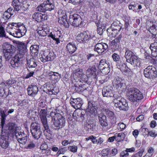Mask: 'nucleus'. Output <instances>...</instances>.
Segmentation results:
<instances>
[{"mask_svg":"<svg viewBox=\"0 0 157 157\" xmlns=\"http://www.w3.org/2000/svg\"><path fill=\"white\" fill-rule=\"evenodd\" d=\"M127 98L132 102H137L142 99L143 95L138 89L136 88L128 89L126 94Z\"/></svg>","mask_w":157,"mask_h":157,"instance_id":"f257e3e1","label":"nucleus"},{"mask_svg":"<svg viewBox=\"0 0 157 157\" xmlns=\"http://www.w3.org/2000/svg\"><path fill=\"white\" fill-rule=\"evenodd\" d=\"M2 48L4 56L6 60H9L11 58L15 52L16 50L14 46L8 43H4Z\"/></svg>","mask_w":157,"mask_h":157,"instance_id":"f03ea898","label":"nucleus"},{"mask_svg":"<svg viewBox=\"0 0 157 157\" xmlns=\"http://www.w3.org/2000/svg\"><path fill=\"white\" fill-rule=\"evenodd\" d=\"M30 131L33 137L37 140L40 137L42 132L40 130V125L37 122H33L31 125Z\"/></svg>","mask_w":157,"mask_h":157,"instance_id":"7ed1b4c3","label":"nucleus"},{"mask_svg":"<svg viewBox=\"0 0 157 157\" xmlns=\"http://www.w3.org/2000/svg\"><path fill=\"white\" fill-rule=\"evenodd\" d=\"M9 136L7 130H2L0 136V146L3 148L6 149L9 145Z\"/></svg>","mask_w":157,"mask_h":157,"instance_id":"20e7f679","label":"nucleus"},{"mask_svg":"<svg viewBox=\"0 0 157 157\" xmlns=\"http://www.w3.org/2000/svg\"><path fill=\"white\" fill-rule=\"evenodd\" d=\"M23 54H17L14 57L12 58L10 61V64L11 66L15 68H17L21 66L24 58Z\"/></svg>","mask_w":157,"mask_h":157,"instance_id":"39448f33","label":"nucleus"},{"mask_svg":"<svg viewBox=\"0 0 157 157\" xmlns=\"http://www.w3.org/2000/svg\"><path fill=\"white\" fill-rule=\"evenodd\" d=\"M144 74L145 77L148 78H155L157 77L156 69L152 66H148L144 70Z\"/></svg>","mask_w":157,"mask_h":157,"instance_id":"423d86ee","label":"nucleus"},{"mask_svg":"<svg viewBox=\"0 0 157 157\" xmlns=\"http://www.w3.org/2000/svg\"><path fill=\"white\" fill-rule=\"evenodd\" d=\"M55 56L54 52L49 50L44 51L41 54L40 60L43 63L52 61L54 59Z\"/></svg>","mask_w":157,"mask_h":157,"instance_id":"0eeeda50","label":"nucleus"},{"mask_svg":"<svg viewBox=\"0 0 157 157\" xmlns=\"http://www.w3.org/2000/svg\"><path fill=\"white\" fill-rule=\"evenodd\" d=\"M69 21L72 26L77 27L81 25L82 22L81 17L77 14L70 15Z\"/></svg>","mask_w":157,"mask_h":157,"instance_id":"6e6552de","label":"nucleus"},{"mask_svg":"<svg viewBox=\"0 0 157 157\" xmlns=\"http://www.w3.org/2000/svg\"><path fill=\"white\" fill-rule=\"evenodd\" d=\"M114 107L120 110H127L128 108V106L127 103L124 99H121V100H119L118 101L117 100H114Z\"/></svg>","mask_w":157,"mask_h":157,"instance_id":"1a4fd4ad","label":"nucleus"},{"mask_svg":"<svg viewBox=\"0 0 157 157\" xmlns=\"http://www.w3.org/2000/svg\"><path fill=\"white\" fill-rule=\"evenodd\" d=\"M121 38V36L120 35L110 42V45L113 52L118 51L121 48V45L120 41Z\"/></svg>","mask_w":157,"mask_h":157,"instance_id":"9d476101","label":"nucleus"},{"mask_svg":"<svg viewBox=\"0 0 157 157\" xmlns=\"http://www.w3.org/2000/svg\"><path fill=\"white\" fill-rule=\"evenodd\" d=\"M58 13L59 15V23L63 25L65 28H68L69 24L66 19V13L61 10L58 12Z\"/></svg>","mask_w":157,"mask_h":157,"instance_id":"9b49d317","label":"nucleus"},{"mask_svg":"<svg viewBox=\"0 0 157 157\" xmlns=\"http://www.w3.org/2000/svg\"><path fill=\"white\" fill-rule=\"evenodd\" d=\"M90 37V36L88 31H83L78 34L76 37V40L80 43H84Z\"/></svg>","mask_w":157,"mask_h":157,"instance_id":"f8f14e48","label":"nucleus"},{"mask_svg":"<svg viewBox=\"0 0 157 157\" xmlns=\"http://www.w3.org/2000/svg\"><path fill=\"white\" fill-rule=\"evenodd\" d=\"M52 122L53 123V125L54 126V128H56L55 129L58 130L65 125V120L62 116H60V117H57V120H55Z\"/></svg>","mask_w":157,"mask_h":157,"instance_id":"ddd939ff","label":"nucleus"},{"mask_svg":"<svg viewBox=\"0 0 157 157\" xmlns=\"http://www.w3.org/2000/svg\"><path fill=\"white\" fill-rule=\"evenodd\" d=\"M104 114L109 119L110 123L112 124L116 123V118L113 112L108 109H103Z\"/></svg>","mask_w":157,"mask_h":157,"instance_id":"4468645a","label":"nucleus"},{"mask_svg":"<svg viewBox=\"0 0 157 157\" xmlns=\"http://www.w3.org/2000/svg\"><path fill=\"white\" fill-rule=\"evenodd\" d=\"M108 48L107 44L105 43H101L97 44L94 46V50L99 54H101Z\"/></svg>","mask_w":157,"mask_h":157,"instance_id":"2eb2a0df","label":"nucleus"},{"mask_svg":"<svg viewBox=\"0 0 157 157\" xmlns=\"http://www.w3.org/2000/svg\"><path fill=\"white\" fill-rule=\"evenodd\" d=\"M121 24L120 21L118 20L114 21L111 24L110 29L112 32L111 34L112 36H114V34L117 33L119 32L121 28Z\"/></svg>","mask_w":157,"mask_h":157,"instance_id":"dca6fc26","label":"nucleus"},{"mask_svg":"<svg viewBox=\"0 0 157 157\" xmlns=\"http://www.w3.org/2000/svg\"><path fill=\"white\" fill-rule=\"evenodd\" d=\"M98 121L100 125L103 128H105L108 125L106 116L103 113L98 114Z\"/></svg>","mask_w":157,"mask_h":157,"instance_id":"f3484780","label":"nucleus"},{"mask_svg":"<svg viewBox=\"0 0 157 157\" xmlns=\"http://www.w3.org/2000/svg\"><path fill=\"white\" fill-rule=\"evenodd\" d=\"M97 109L98 107L94 102L89 101L88 102L87 108L86 109V112L95 115L97 112Z\"/></svg>","mask_w":157,"mask_h":157,"instance_id":"a211bd4d","label":"nucleus"},{"mask_svg":"<svg viewBox=\"0 0 157 157\" xmlns=\"http://www.w3.org/2000/svg\"><path fill=\"white\" fill-rule=\"evenodd\" d=\"M27 90L29 95L34 97L37 94L38 91V89L36 86L30 85L29 86Z\"/></svg>","mask_w":157,"mask_h":157,"instance_id":"6ab92c4d","label":"nucleus"},{"mask_svg":"<svg viewBox=\"0 0 157 157\" xmlns=\"http://www.w3.org/2000/svg\"><path fill=\"white\" fill-rule=\"evenodd\" d=\"M113 88L110 86L104 87L102 90V94L104 97H111L113 95Z\"/></svg>","mask_w":157,"mask_h":157,"instance_id":"aec40b11","label":"nucleus"},{"mask_svg":"<svg viewBox=\"0 0 157 157\" xmlns=\"http://www.w3.org/2000/svg\"><path fill=\"white\" fill-rule=\"evenodd\" d=\"M148 30L152 35L151 38L152 39L153 41H157V37H156L157 34V24L153 25L150 26Z\"/></svg>","mask_w":157,"mask_h":157,"instance_id":"412c9836","label":"nucleus"},{"mask_svg":"<svg viewBox=\"0 0 157 157\" xmlns=\"http://www.w3.org/2000/svg\"><path fill=\"white\" fill-rule=\"evenodd\" d=\"M70 103L72 106L75 109L80 108L82 105V101L79 98L73 99L71 101Z\"/></svg>","mask_w":157,"mask_h":157,"instance_id":"4be33fe9","label":"nucleus"},{"mask_svg":"<svg viewBox=\"0 0 157 157\" xmlns=\"http://www.w3.org/2000/svg\"><path fill=\"white\" fill-rule=\"evenodd\" d=\"M127 62L133 65L134 67L136 66L139 67H140L142 65V63L140 62V59H138L135 55L132 57L131 59H130L129 60H128Z\"/></svg>","mask_w":157,"mask_h":157,"instance_id":"5701e85b","label":"nucleus"},{"mask_svg":"<svg viewBox=\"0 0 157 157\" xmlns=\"http://www.w3.org/2000/svg\"><path fill=\"white\" fill-rule=\"evenodd\" d=\"M44 3L47 11H51L54 9V0H47L44 2Z\"/></svg>","mask_w":157,"mask_h":157,"instance_id":"b1692460","label":"nucleus"},{"mask_svg":"<svg viewBox=\"0 0 157 157\" xmlns=\"http://www.w3.org/2000/svg\"><path fill=\"white\" fill-rule=\"evenodd\" d=\"M86 74L88 76L90 77L91 76H93V78H96L97 73L96 66L94 65L88 68L86 71Z\"/></svg>","mask_w":157,"mask_h":157,"instance_id":"393cba45","label":"nucleus"},{"mask_svg":"<svg viewBox=\"0 0 157 157\" xmlns=\"http://www.w3.org/2000/svg\"><path fill=\"white\" fill-rule=\"evenodd\" d=\"M27 65L29 69H33V70L35 71V67L37 66L36 60L34 58H31L29 59H27Z\"/></svg>","mask_w":157,"mask_h":157,"instance_id":"a878e982","label":"nucleus"},{"mask_svg":"<svg viewBox=\"0 0 157 157\" xmlns=\"http://www.w3.org/2000/svg\"><path fill=\"white\" fill-rule=\"evenodd\" d=\"M82 70L80 69H78L75 71L74 74V75L77 76L78 78L81 77L82 80L84 82H86L87 81V78L86 76L82 75Z\"/></svg>","mask_w":157,"mask_h":157,"instance_id":"bb28decb","label":"nucleus"},{"mask_svg":"<svg viewBox=\"0 0 157 157\" xmlns=\"http://www.w3.org/2000/svg\"><path fill=\"white\" fill-rule=\"evenodd\" d=\"M11 26H13V27H16V28H18L20 32H21L22 33L24 34L26 32V28L23 24H21V23H16L12 22L11 23Z\"/></svg>","mask_w":157,"mask_h":157,"instance_id":"cd10ccee","label":"nucleus"},{"mask_svg":"<svg viewBox=\"0 0 157 157\" xmlns=\"http://www.w3.org/2000/svg\"><path fill=\"white\" fill-rule=\"evenodd\" d=\"M17 47L19 52L17 54H23L24 56L25 52L26 51V46L23 42H19L17 44Z\"/></svg>","mask_w":157,"mask_h":157,"instance_id":"c85d7f7f","label":"nucleus"},{"mask_svg":"<svg viewBox=\"0 0 157 157\" xmlns=\"http://www.w3.org/2000/svg\"><path fill=\"white\" fill-rule=\"evenodd\" d=\"M66 48V50L71 54L74 53L77 49V47L76 45L72 42L68 44Z\"/></svg>","mask_w":157,"mask_h":157,"instance_id":"c756f323","label":"nucleus"},{"mask_svg":"<svg viewBox=\"0 0 157 157\" xmlns=\"http://www.w3.org/2000/svg\"><path fill=\"white\" fill-rule=\"evenodd\" d=\"M49 36H50L53 40L56 41L57 44H58L60 43L59 38L61 35L59 32H51L49 35Z\"/></svg>","mask_w":157,"mask_h":157,"instance_id":"7c9ffc66","label":"nucleus"},{"mask_svg":"<svg viewBox=\"0 0 157 157\" xmlns=\"http://www.w3.org/2000/svg\"><path fill=\"white\" fill-rule=\"evenodd\" d=\"M12 29L14 31L10 32V33L11 35H12L14 37L17 38H20L23 35L21 33V32H20L18 29H17L16 27L12 26Z\"/></svg>","mask_w":157,"mask_h":157,"instance_id":"2f4dec72","label":"nucleus"},{"mask_svg":"<svg viewBox=\"0 0 157 157\" xmlns=\"http://www.w3.org/2000/svg\"><path fill=\"white\" fill-rule=\"evenodd\" d=\"M113 82L115 85L116 86V87L117 89L119 90H122L124 89V84L121 81V79L118 78V79H114Z\"/></svg>","mask_w":157,"mask_h":157,"instance_id":"473e14b6","label":"nucleus"},{"mask_svg":"<svg viewBox=\"0 0 157 157\" xmlns=\"http://www.w3.org/2000/svg\"><path fill=\"white\" fill-rule=\"evenodd\" d=\"M39 46L37 45H32L30 48L31 54L33 55L37 56L39 52Z\"/></svg>","mask_w":157,"mask_h":157,"instance_id":"72a5a7b5","label":"nucleus"},{"mask_svg":"<svg viewBox=\"0 0 157 157\" xmlns=\"http://www.w3.org/2000/svg\"><path fill=\"white\" fill-rule=\"evenodd\" d=\"M134 53L132 51L129 50L128 49H126L125 54V57L126 59V61L127 62L129 59L135 56Z\"/></svg>","mask_w":157,"mask_h":157,"instance_id":"f704fd0d","label":"nucleus"},{"mask_svg":"<svg viewBox=\"0 0 157 157\" xmlns=\"http://www.w3.org/2000/svg\"><path fill=\"white\" fill-rule=\"evenodd\" d=\"M32 18L36 21L40 22H41V13H35L32 15Z\"/></svg>","mask_w":157,"mask_h":157,"instance_id":"c9c22d12","label":"nucleus"},{"mask_svg":"<svg viewBox=\"0 0 157 157\" xmlns=\"http://www.w3.org/2000/svg\"><path fill=\"white\" fill-rule=\"evenodd\" d=\"M106 67H109L108 64L106 63V60L105 59L101 60L98 66V68L101 70Z\"/></svg>","mask_w":157,"mask_h":157,"instance_id":"e433bc0d","label":"nucleus"},{"mask_svg":"<svg viewBox=\"0 0 157 157\" xmlns=\"http://www.w3.org/2000/svg\"><path fill=\"white\" fill-rule=\"evenodd\" d=\"M50 116L52 117L51 122H52L55 121L56 118H57V117H59L61 115L59 113H57L56 110H54V111H52L50 113Z\"/></svg>","mask_w":157,"mask_h":157,"instance_id":"4c0bfd02","label":"nucleus"},{"mask_svg":"<svg viewBox=\"0 0 157 157\" xmlns=\"http://www.w3.org/2000/svg\"><path fill=\"white\" fill-rule=\"evenodd\" d=\"M115 136H116V140L119 142L123 140L125 137V134L123 132L118 134L116 133Z\"/></svg>","mask_w":157,"mask_h":157,"instance_id":"58836bf2","label":"nucleus"},{"mask_svg":"<svg viewBox=\"0 0 157 157\" xmlns=\"http://www.w3.org/2000/svg\"><path fill=\"white\" fill-rule=\"evenodd\" d=\"M154 41V42L150 45V48L152 52H157V41Z\"/></svg>","mask_w":157,"mask_h":157,"instance_id":"ea45409f","label":"nucleus"},{"mask_svg":"<svg viewBox=\"0 0 157 157\" xmlns=\"http://www.w3.org/2000/svg\"><path fill=\"white\" fill-rule=\"evenodd\" d=\"M37 11L41 12H45L47 11L44 3L39 5L36 8Z\"/></svg>","mask_w":157,"mask_h":157,"instance_id":"a19ab883","label":"nucleus"},{"mask_svg":"<svg viewBox=\"0 0 157 157\" xmlns=\"http://www.w3.org/2000/svg\"><path fill=\"white\" fill-rule=\"evenodd\" d=\"M15 136L18 141L20 139H22V137H24L26 135L23 132L16 131L15 132Z\"/></svg>","mask_w":157,"mask_h":157,"instance_id":"79ce46f5","label":"nucleus"},{"mask_svg":"<svg viewBox=\"0 0 157 157\" xmlns=\"http://www.w3.org/2000/svg\"><path fill=\"white\" fill-rule=\"evenodd\" d=\"M119 66L120 69L122 72H125L128 71V68L125 63H121Z\"/></svg>","mask_w":157,"mask_h":157,"instance_id":"37998d69","label":"nucleus"},{"mask_svg":"<svg viewBox=\"0 0 157 157\" xmlns=\"http://www.w3.org/2000/svg\"><path fill=\"white\" fill-rule=\"evenodd\" d=\"M144 130L148 132V135H149L152 137H155L157 136V134L155 133L154 131H149L148 130L147 128H144L142 129V131H144Z\"/></svg>","mask_w":157,"mask_h":157,"instance_id":"c03bdc74","label":"nucleus"},{"mask_svg":"<svg viewBox=\"0 0 157 157\" xmlns=\"http://www.w3.org/2000/svg\"><path fill=\"white\" fill-rule=\"evenodd\" d=\"M42 125L44 129V133L45 135L47 136V134H46L45 132H47L48 134L50 133V131L49 130V125L48 124V122L46 123H44L42 124Z\"/></svg>","mask_w":157,"mask_h":157,"instance_id":"a18cd8bd","label":"nucleus"},{"mask_svg":"<svg viewBox=\"0 0 157 157\" xmlns=\"http://www.w3.org/2000/svg\"><path fill=\"white\" fill-rule=\"evenodd\" d=\"M107 151V154H106V156H114L117 153V150L116 148L113 149L111 151V155H109V152L108 151V149H106Z\"/></svg>","mask_w":157,"mask_h":157,"instance_id":"49530a36","label":"nucleus"},{"mask_svg":"<svg viewBox=\"0 0 157 157\" xmlns=\"http://www.w3.org/2000/svg\"><path fill=\"white\" fill-rule=\"evenodd\" d=\"M27 135L26 134L22 137V139H20L18 142L22 144H25L27 141Z\"/></svg>","mask_w":157,"mask_h":157,"instance_id":"de8ad7c7","label":"nucleus"},{"mask_svg":"<svg viewBox=\"0 0 157 157\" xmlns=\"http://www.w3.org/2000/svg\"><path fill=\"white\" fill-rule=\"evenodd\" d=\"M0 37H6L4 28L2 26H0Z\"/></svg>","mask_w":157,"mask_h":157,"instance_id":"09e8293b","label":"nucleus"},{"mask_svg":"<svg viewBox=\"0 0 157 157\" xmlns=\"http://www.w3.org/2000/svg\"><path fill=\"white\" fill-rule=\"evenodd\" d=\"M50 147H48V145L45 143H43L40 147V149L42 150V152H44L45 150Z\"/></svg>","mask_w":157,"mask_h":157,"instance_id":"8fccbe9b","label":"nucleus"},{"mask_svg":"<svg viewBox=\"0 0 157 157\" xmlns=\"http://www.w3.org/2000/svg\"><path fill=\"white\" fill-rule=\"evenodd\" d=\"M112 57L113 60L115 61H119L120 59V57L119 55L116 53H114L112 56Z\"/></svg>","mask_w":157,"mask_h":157,"instance_id":"3c124183","label":"nucleus"},{"mask_svg":"<svg viewBox=\"0 0 157 157\" xmlns=\"http://www.w3.org/2000/svg\"><path fill=\"white\" fill-rule=\"evenodd\" d=\"M83 0H69V2L74 5H77L81 3Z\"/></svg>","mask_w":157,"mask_h":157,"instance_id":"603ef678","label":"nucleus"},{"mask_svg":"<svg viewBox=\"0 0 157 157\" xmlns=\"http://www.w3.org/2000/svg\"><path fill=\"white\" fill-rule=\"evenodd\" d=\"M109 68V67H105L104 68H103V69L101 70V72L104 75H106L108 74L110 71Z\"/></svg>","mask_w":157,"mask_h":157,"instance_id":"864d4df0","label":"nucleus"},{"mask_svg":"<svg viewBox=\"0 0 157 157\" xmlns=\"http://www.w3.org/2000/svg\"><path fill=\"white\" fill-rule=\"evenodd\" d=\"M21 2L18 0H13L12 3V5L13 7L21 6Z\"/></svg>","mask_w":157,"mask_h":157,"instance_id":"5fc2aeb1","label":"nucleus"},{"mask_svg":"<svg viewBox=\"0 0 157 157\" xmlns=\"http://www.w3.org/2000/svg\"><path fill=\"white\" fill-rule=\"evenodd\" d=\"M77 147L75 145L69 146L68 147V149L73 152H75L77 151Z\"/></svg>","mask_w":157,"mask_h":157,"instance_id":"6e6d98bb","label":"nucleus"},{"mask_svg":"<svg viewBox=\"0 0 157 157\" xmlns=\"http://www.w3.org/2000/svg\"><path fill=\"white\" fill-rule=\"evenodd\" d=\"M46 110L45 109H41L40 113V117H46Z\"/></svg>","mask_w":157,"mask_h":157,"instance_id":"4d7b16f0","label":"nucleus"},{"mask_svg":"<svg viewBox=\"0 0 157 157\" xmlns=\"http://www.w3.org/2000/svg\"><path fill=\"white\" fill-rule=\"evenodd\" d=\"M129 154L126 150L122 151L120 154V157H128Z\"/></svg>","mask_w":157,"mask_h":157,"instance_id":"13d9d810","label":"nucleus"},{"mask_svg":"<svg viewBox=\"0 0 157 157\" xmlns=\"http://www.w3.org/2000/svg\"><path fill=\"white\" fill-rule=\"evenodd\" d=\"M11 15L10 14L8 13L7 11H5L3 14V18L5 19H8L11 17Z\"/></svg>","mask_w":157,"mask_h":157,"instance_id":"bf43d9fd","label":"nucleus"},{"mask_svg":"<svg viewBox=\"0 0 157 157\" xmlns=\"http://www.w3.org/2000/svg\"><path fill=\"white\" fill-rule=\"evenodd\" d=\"M6 83V85L9 86L16 83V81L14 79H11L7 81Z\"/></svg>","mask_w":157,"mask_h":157,"instance_id":"052dcab7","label":"nucleus"},{"mask_svg":"<svg viewBox=\"0 0 157 157\" xmlns=\"http://www.w3.org/2000/svg\"><path fill=\"white\" fill-rule=\"evenodd\" d=\"M144 151L143 149L141 150L136 154L135 155L136 157H141Z\"/></svg>","mask_w":157,"mask_h":157,"instance_id":"680f3d73","label":"nucleus"},{"mask_svg":"<svg viewBox=\"0 0 157 157\" xmlns=\"http://www.w3.org/2000/svg\"><path fill=\"white\" fill-rule=\"evenodd\" d=\"M87 59L90 61H92L94 58L95 56L94 54H89L86 56Z\"/></svg>","mask_w":157,"mask_h":157,"instance_id":"e2e57ef3","label":"nucleus"},{"mask_svg":"<svg viewBox=\"0 0 157 157\" xmlns=\"http://www.w3.org/2000/svg\"><path fill=\"white\" fill-rule=\"evenodd\" d=\"M28 102V100L26 99H24L21 101H19L18 105L21 106H24L26 105Z\"/></svg>","mask_w":157,"mask_h":157,"instance_id":"0e129e2a","label":"nucleus"},{"mask_svg":"<svg viewBox=\"0 0 157 157\" xmlns=\"http://www.w3.org/2000/svg\"><path fill=\"white\" fill-rule=\"evenodd\" d=\"M51 148H48L45 150L44 152H42L43 154H44V155H48L51 154Z\"/></svg>","mask_w":157,"mask_h":157,"instance_id":"69168bd1","label":"nucleus"},{"mask_svg":"<svg viewBox=\"0 0 157 157\" xmlns=\"http://www.w3.org/2000/svg\"><path fill=\"white\" fill-rule=\"evenodd\" d=\"M118 126L119 127L121 131L124 130L126 127V125L123 123H119L118 124Z\"/></svg>","mask_w":157,"mask_h":157,"instance_id":"338daca9","label":"nucleus"},{"mask_svg":"<svg viewBox=\"0 0 157 157\" xmlns=\"http://www.w3.org/2000/svg\"><path fill=\"white\" fill-rule=\"evenodd\" d=\"M28 70L29 71H30V72L26 75V77H25V78H30V77L32 76L34 73V72H33L34 71L33 70V71H31V69L29 70V69H28Z\"/></svg>","mask_w":157,"mask_h":157,"instance_id":"774afa93","label":"nucleus"}]
</instances>
